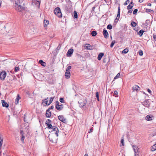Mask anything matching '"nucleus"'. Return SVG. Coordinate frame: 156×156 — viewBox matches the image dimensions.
Here are the masks:
<instances>
[{
    "label": "nucleus",
    "instance_id": "52",
    "mask_svg": "<svg viewBox=\"0 0 156 156\" xmlns=\"http://www.w3.org/2000/svg\"><path fill=\"white\" fill-rule=\"evenodd\" d=\"M120 11H118V14H117L118 16V17L119 16H120Z\"/></svg>",
    "mask_w": 156,
    "mask_h": 156
},
{
    "label": "nucleus",
    "instance_id": "60",
    "mask_svg": "<svg viewBox=\"0 0 156 156\" xmlns=\"http://www.w3.org/2000/svg\"><path fill=\"white\" fill-rule=\"evenodd\" d=\"M26 94H29V93L28 91H27L26 93Z\"/></svg>",
    "mask_w": 156,
    "mask_h": 156
},
{
    "label": "nucleus",
    "instance_id": "38",
    "mask_svg": "<svg viewBox=\"0 0 156 156\" xmlns=\"http://www.w3.org/2000/svg\"><path fill=\"white\" fill-rule=\"evenodd\" d=\"M19 70V67H16L15 68L14 71L15 72H16Z\"/></svg>",
    "mask_w": 156,
    "mask_h": 156
},
{
    "label": "nucleus",
    "instance_id": "7",
    "mask_svg": "<svg viewBox=\"0 0 156 156\" xmlns=\"http://www.w3.org/2000/svg\"><path fill=\"white\" fill-rule=\"evenodd\" d=\"M151 101L150 100H147L142 103V104L144 106L148 108L149 107Z\"/></svg>",
    "mask_w": 156,
    "mask_h": 156
},
{
    "label": "nucleus",
    "instance_id": "58",
    "mask_svg": "<svg viewBox=\"0 0 156 156\" xmlns=\"http://www.w3.org/2000/svg\"><path fill=\"white\" fill-rule=\"evenodd\" d=\"M54 108V106H52L51 107L50 109H53ZM49 109H50V108H49Z\"/></svg>",
    "mask_w": 156,
    "mask_h": 156
},
{
    "label": "nucleus",
    "instance_id": "41",
    "mask_svg": "<svg viewBox=\"0 0 156 156\" xmlns=\"http://www.w3.org/2000/svg\"><path fill=\"white\" fill-rule=\"evenodd\" d=\"M59 101H60V102L62 103H64V100L63 98H60Z\"/></svg>",
    "mask_w": 156,
    "mask_h": 156
},
{
    "label": "nucleus",
    "instance_id": "17",
    "mask_svg": "<svg viewBox=\"0 0 156 156\" xmlns=\"http://www.w3.org/2000/svg\"><path fill=\"white\" fill-rule=\"evenodd\" d=\"M49 24V21L47 20H44V27L47 28V26Z\"/></svg>",
    "mask_w": 156,
    "mask_h": 156
},
{
    "label": "nucleus",
    "instance_id": "18",
    "mask_svg": "<svg viewBox=\"0 0 156 156\" xmlns=\"http://www.w3.org/2000/svg\"><path fill=\"white\" fill-rule=\"evenodd\" d=\"M42 103L44 106L49 105V104L48 103V101L47 100V99L43 100Z\"/></svg>",
    "mask_w": 156,
    "mask_h": 156
},
{
    "label": "nucleus",
    "instance_id": "25",
    "mask_svg": "<svg viewBox=\"0 0 156 156\" xmlns=\"http://www.w3.org/2000/svg\"><path fill=\"white\" fill-rule=\"evenodd\" d=\"M146 119L148 121H150L152 120L151 117L149 115H147L146 117Z\"/></svg>",
    "mask_w": 156,
    "mask_h": 156
},
{
    "label": "nucleus",
    "instance_id": "4",
    "mask_svg": "<svg viewBox=\"0 0 156 156\" xmlns=\"http://www.w3.org/2000/svg\"><path fill=\"white\" fill-rule=\"evenodd\" d=\"M133 147L135 152V156H140L139 148L137 147L136 145H133Z\"/></svg>",
    "mask_w": 156,
    "mask_h": 156
},
{
    "label": "nucleus",
    "instance_id": "8",
    "mask_svg": "<svg viewBox=\"0 0 156 156\" xmlns=\"http://www.w3.org/2000/svg\"><path fill=\"white\" fill-rule=\"evenodd\" d=\"M6 76V73L5 71H2L0 73V78L2 80H4Z\"/></svg>",
    "mask_w": 156,
    "mask_h": 156
},
{
    "label": "nucleus",
    "instance_id": "56",
    "mask_svg": "<svg viewBox=\"0 0 156 156\" xmlns=\"http://www.w3.org/2000/svg\"><path fill=\"white\" fill-rule=\"evenodd\" d=\"M29 32H30V33H32H32H34V30H33V32H32V31L31 32L30 31H29Z\"/></svg>",
    "mask_w": 156,
    "mask_h": 156
},
{
    "label": "nucleus",
    "instance_id": "61",
    "mask_svg": "<svg viewBox=\"0 0 156 156\" xmlns=\"http://www.w3.org/2000/svg\"><path fill=\"white\" fill-rule=\"evenodd\" d=\"M95 8V7H94L92 8V10L94 11Z\"/></svg>",
    "mask_w": 156,
    "mask_h": 156
},
{
    "label": "nucleus",
    "instance_id": "2",
    "mask_svg": "<svg viewBox=\"0 0 156 156\" xmlns=\"http://www.w3.org/2000/svg\"><path fill=\"white\" fill-rule=\"evenodd\" d=\"M52 132H55V135L57 136H58V130L57 127L49 124V132L51 133Z\"/></svg>",
    "mask_w": 156,
    "mask_h": 156
},
{
    "label": "nucleus",
    "instance_id": "44",
    "mask_svg": "<svg viewBox=\"0 0 156 156\" xmlns=\"http://www.w3.org/2000/svg\"><path fill=\"white\" fill-rule=\"evenodd\" d=\"M139 54L140 56H142L143 55V51H139Z\"/></svg>",
    "mask_w": 156,
    "mask_h": 156
},
{
    "label": "nucleus",
    "instance_id": "12",
    "mask_svg": "<svg viewBox=\"0 0 156 156\" xmlns=\"http://www.w3.org/2000/svg\"><path fill=\"white\" fill-rule=\"evenodd\" d=\"M103 34L104 37L107 38L108 37V34L107 31V30H105V29H103Z\"/></svg>",
    "mask_w": 156,
    "mask_h": 156
},
{
    "label": "nucleus",
    "instance_id": "36",
    "mask_svg": "<svg viewBox=\"0 0 156 156\" xmlns=\"http://www.w3.org/2000/svg\"><path fill=\"white\" fill-rule=\"evenodd\" d=\"M120 75V73H119L117 74L116 76L114 78V80H115L118 78L119 76Z\"/></svg>",
    "mask_w": 156,
    "mask_h": 156
},
{
    "label": "nucleus",
    "instance_id": "48",
    "mask_svg": "<svg viewBox=\"0 0 156 156\" xmlns=\"http://www.w3.org/2000/svg\"><path fill=\"white\" fill-rule=\"evenodd\" d=\"M153 38L156 41V35L153 34Z\"/></svg>",
    "mask_w": 156,
    "mask_h": 156
},
{
    "label": "nucleus",
    "instance_id": "5",
    "mask_svg": "<svg viewBox=\"0 0 156 156\" xmlns=\"http://www.w3.org/2000/svg\"><path fill=\"white\" fill-rule=\"evenodd\" d=\"M87 102V101L84 99H81L78 101L80 107H82L84 106Z\"/></svg>",
    "mask_w": 156,
    "mask_h": 156
},
{
    "label": "nucleus",
    "instance_id": "33",
    "mask_svg": "<svg viewBox=\"0 0 156 156\" xmlns=\"http://www.w3.org/2000/svg\"><path fill=\"white\" fill-rule=\"evenodd\" d=\"M115 43V41H114V40L113 41L111 44L110 47L111 48L113 47V45H114Z\"/></svg>",
    "mask_w": 156,
    "mask_h": 156
},
{
    "label": "nucleus",
    "instance_id": "26",
    "mask_svg": "<svg viewBox=\"0 0 156 156\" xmlns=\"http://www.w3.org/2000/svg\"><path fill=\"white\" fill-rule=\"evenodd\" d=\"M74 17L75 18H77L78 17L77 12L75 11L73 12Z\"/></svg>",
    "mask_w": 156,
    "mask_h": 156
},
{
    "label": "nucleus",
    "instance_id": "57",
    "mask_svg": "<svg viewBox=\"0 0 156 156\" xmlns=\"http://www.w3.org/2000/svg\"><path fill=\"white\" fill-rule=\"evenodd\" d=\"M151 3H148V4H147V5L148 6H151Z\"/></svg>",
    "mask_w": 156,
    "mask_h": 156
},
{
    "label": "nucleus",
    "instance_id": "47",
    "mask_svg": "<svg viewBox=\"0 0 156 156\" xmlns=\"http://www.w3.org/2000/svg\"><path fill=\"white\" fill-rule=\"evenodd\" d=\"M150 22L149 20H147L146 21L145 23L146 24V25L148 24V23Z\"/></svg>",
    "mask_w": 156,
    "mask_h": 156
},
{
    "label": "nucleus",
    "instance_id": "42",
    "mask_svg": "<svg viewBox=\"0 0 156 156\" xmlns=\"http://www.w3.org/2000/svg\"><path fill=\"white\" fill-rule=\"evenodd\" d=\"M87 46H86V47L87 48V49H90V45L89 44H87Z\"/></svg>",
    "mask_w": 156,
    "mask_h": 156
},
{
    "label": "nucleus",
    "instance_id": "6",
    "mask_svg": "<svg viewBox=\"0 0 156 156\" xmlns=\"http://www.w3.org/2000/svg\"><path fill=\"white\" fill-rule=\"evenodd\" d=\"M56 108L58 110L60 111L63 108V105L57 101L56 102Z\"/></svg>",
    "mask_w": 156,
    "mask_h": 156
},
{
    "label": "nucleus",
    "instance_id": "14",
    "mask_svg": "<svg viewBox=\"0 0 156 156\" xmlns=\"http://www.w3.org/2000/svg\"><path fill=\"white\" fill-rule=\"evenodd\" d=\"M24 133L23 130L20 131V137H21V140L23 143L25 139V137L24 136Z\"/></svg>",
    "mask_w": 156,
    "mask_h": 156
},
{
    "label": "nucleus",
    "instance_id": "45",
    "mask_svg": "<svg viewBox=\"0 0 156 156\" xmlns=\"http://www.w3.org/2000/svg\"><path fill=\"white\" fill-rule=\"evenodd\" d=\"M151 10L150 9H146V11L147 12H150Z\"/></svg>",
    "mask_w": 156,
    "mask_h": 156
},
{
    "label": "nucleus",
    "instance_id": "51",
    "mask_svg": "<svg viewBox=\"0 0 156 156\" xmlns=\"http://www.w3.org/2000/svg\"><path fill=\"white\" fill-rule=\"evenodd\" d=\"M93 129L91 128V129H90V130L89 131H88V133H91L92 131H93Z\"/></svg>",
    "mask_w": 156,
    "mask_h": 156
},
{
    "label": "nucleus",
    "instance_id": "10",
    "mask_svg": "<svg viewBox=\"0 0 156 156\" xmlns=\"http://www.w3.org/2000/svg\"><path fill=\"white\" fill-rule=\"evenodd\" d=\"M32 2L33 4L39 7L40 3V0H33Z\"/></svg>",
    "mask_w": 156,
    "mask_h": 156
},
{
    "label": "nucleus",
    "instance_id": "3",
    "mask_svg": "<svg viewBox=\"0 0 156 156\" xmlns=\"http://www.w3.org/2000/svg\"><path fill=\"white\" fill-rule=\"evenodd\" d=\"M54 13L58 17L61 18L62 17V14L59 8H56L54 11Z\"/></svg>",
    "mask_w": 156,
    "mask_h": 156
},
{
    "label": "nucleus",
    "instance_id": "55",
    "mask_svg": "<svg viewBox=\"0 0 156 156\" xmlns=\"http://www.w3.org/2000/svg\"><path fill=\"white\" fill-rule=\"evenodd\" d=\"M60 45H59L58 47L57 48L58 49H60Z\"/></svg>",
    "mask_w": 156,
    "mask_h": 156
},
{
    "label": "nucleus",
    "instance_id": "20",
    "mask_svg": "<svg viewBox=\"0 0 156 156\" xmlns=\"http://www.w3.org/2000/svg\"><path fill=\"white\" fill-rule=\"evenodd\" d=\"M104 55V54L103 53H100L98 55V59L99 60H101V59L102 57Z\"/></svg>",
    "mask_w": 156,
    "mask_h": 156
},
{
    "label": "nucleus",
    "instance_id": "22",
    "mask_svg": "<svg viewBox=\"0 0 156 156\" xmlns=\"http://www.w3.org/2000/svg\"><path fill=\"white\" fill-rule=\"evenodd\" d=\"M156 150V144H154L151 147V151H154Z\"/></svg>",
    "mask_w": 156,
    "mask_h": 156
},
{
    "label": "nucleus",
    "instance_id": "13",
    "mask_svg": "<svg viewBox=\"0 0 156 156\" xmlns=\"http://www.w3.org/2000/svg\"><path fill=\"white\" fill-rule=\"evenodd\" d=\"M139 88L140 87L138 86L135 85L132 87V90H133V92L135 91H137L139 90Z\"/></svg>",
    "mask_w": 156,
    "mask_h": 156
},
{
    "label": "nucleus",
    "instance_id": "30",
    "mask_svg": "<svg viewBox=\"0 0 156 156\" xmlns=\"http://www.w3.org/2000/svg\"><path fill=\"white\" fill-rule=\"evenodd\" d=\"M131 25L132 27H134L136 26V23L132 21L131 23Z\"/></svg>",
    "mask_w": 156,
    "mask_h": 156
},
{
    "label": "nucleus",
    "instance_id": "53",
    "mask_svg": "<svg viewBox=\"0 0 156 156\" xmlns=\"http://www.w3.org/2000/svg\"><path fill=\"white\" fill-rule=\"evenodd\" d=\"M132 10H129L128 11V13H131L132 12Z\"/></svg>",
    "mask_w": 156,
    "mask_h": 156
},
{
    "label": "nucleus",
    "instance_id": "23",
    "mask_svg": "<svg viewBox=\"0 0 156 156\" xmlns=\"http://www.w3.org/2000/svg\"><path fill=\"white\" fill-rule=\"evenodd\" d=\"M45 125L46 126H44V127H45V129L49 128V119H48L46 121Z\"/></svg>",
    "mask_w": 156,
    "mask_h": 156
},
{
    "label": "nucleus",
    "instance_id": "35",
    "mask_svg": "<svg viewBox=\"0 0 156 156\" xmlns=\"http://www.w3.org/2000/svg\"><path fill=\"white\" fill-rule=\"evenodd\" d=\"M114 94L115 95V97H117L118 96V92L116 91L115 90L114 91Z\"/></svg>",
    "mask_w": 156,
    "mask_h": 156
},
{
    "label": "nucleus",
    "instance_id": "16",
    "mask_svg": "<svg viewBox=\"0 0 156 156\" xmlns=\"http://www.w3.org/2000/svg\"><path fill=\"white\" fill-rule=\"evenodd\" d=\"M65 76L66 79L69 78L70 76V72H68L66 71L65 74Z\"/></svg>",
    "mask_w": 156,
    "mask_h": 156
},
{
    "label": "nucleus",
    "instance_id": "40",
    "mask_svg": "<svg viewBox=\"0 0 156 156\" xmlns=\"http://www.w3.org/2000/svg\"><path fill=\"white\" fill-rule=\"evenodd\" d=\"M54 97H52L50 98V100H49V105L51 103L53 100Z\"/></svg>",
    "mask_w": 156,
    "mask_h": 156
},
{
    "label": "nucleus",
    "instance_id": "50",
    "mask_svg": "<svg viewBox=\"0 0 156 156\" xmlns=\"http://www.w3.org/2000/svg\"><path fill=\"white\" fill-rule=\"evenodd\" d=\"M119 17H120V16H119L118 17V15H117V17H116V19L115 20V21H116V20L117 21H118V20H119Z\"/></svg>",
    "mask_w": 156,
    "mask_h": 156
},
{
    "label": "nucleus",
    "instance_id": "59",
    "mask_svg": "<svg viewBox=\"0 0 156 156\" xmlns=\"http://www.w3.org/2000/svg\"><path fill=\"white\" fill-rule=\"evenodd\" d=\"M143 0H139V1L141 3L143 2Z\"/></svg>",
    "mask_w": 156,
    "mask_h": 156
},
{
    "label": "nucleus",
    "instance_id": "64",
    "mask_svg": "<svg viewBox=\"0 0 156 156\" xmlns=\"http://www.w3.org/2000/svg\"><path fill=\"white\" fill-rule=\"evenodd\" d=\"M97 98V100H98V101H99V97L98 98Z\"/></svg>",
    "mask_w": 156,
    "mask_h": 156
},
{
    "label": "nucleus",
    "instance_id": "15",
    "mask_svg": "<svg viewBox=\"0 0 156 156\" xmlns=\"http://www.w3.org/2000/svg\"><path fill=\"white\" fill-rule=\"evenodd\" d=\"M2 103L3 107L8 108L9 107V105L4 100H2Z\"/></svg>",
    "mask_w": 156,
    "mask_h": 156
},
{
    "label": "nucleus",
    "instance_id": "1",
    "mask_svg": "<svg viewBox=\"0 0 156 156\" xmlns=\"http://www.w3.org/2000/svg\"><path fill=\"white\" fill-rule=\"evenodd\" d=\"M15 2V7L16 10L21 12L24 10V8L21 5L22 2L20 0H16Z\"/></svg>",
    "mask_w": 156,
    "mask_h": 156
},
{
    "label": "nucleus",
    "instance_id": "34",
    "mask_svg": "<svg viewBox=\"0 0 156 156\" xmlns=\"http://www.w3.org/2000/svg\"><path fill=\"white\" fill-rule=\"evenodd\" d=\"M129 0H127L126 2L124 3V5H126L129 4Z\"/></svg>",
    "mask_w": 156,
    "mask_h": 156
},
{
    "label": "nucleus",
    "instance_id": "31",
    "mask_svg": "<svg viewBox=\"0 0 156 156\" xmlns=\"http://www.w3.org/2000/svg\"><path fill=\"white\" fill-rule=\"evenodd\" d=\"M49 108L47 109L46 110V116L47 117H49Z\"/></svg>",
    "mask_w": 156,
    "mask_h": 156
},
{
    "label": "nucleus",
    "instance_id": "19",
    "mask_svg": "<svg viewBox=\"0 0 156 156\" xmlns=\"http://www.w3.org/2000/svg\"><path fill=\"white\" fill-rule=\"evenodd\" d=\"M133 6V2H131L129 4L128 6L127 9L128 10L132 9Z\"/></svg>",
    "mask_w": 156,
    "mask_h": 156
},
{
    "label": "nucleus",
    "instance_id": "24",
    "mask_svg": "<svg viewBox=\"0 0 156 156\" xmlns=\"http://www.w3.org/2000/svg\"><path fill=\"white\" fill-rule=\"evenodd\" d=\"M20 98V95L19 94H17V97L16 99V104H18L19 102V101Z\"/></svg>",
    "mask_w": 156,
    "mask_h": 156
},
{
    "label": "nucleus",
    "instance_id": "62",
    "mask_svg": "<svg viewBox=\"0 0 156 156\" xmlns=\"http://www.w3.org/2000/svg\"><path fill=\"white\" fill-rule=\"evenodd\" d=\"M84 156H88V154H85Z\"/></svg>",
    "mask_w": 156,
    "mask_h": 156
},
{
    "label": "nucleus",
    "instance_id": "63",
    "mask_svg": "<svg viewBox=\"0 0 156 156\" xmlns=\"http://www.w3.org/2000/svg\"><path fill=\"white\" fill-rule=\"evenodd\" d=\"M118 11H120V8L119 7H118Z\"/></svg>",
    "mask_w": 156,
    "mask_h": 156
},
{
    "label": "nucleus",
    "instance_id": "27",
    "mask_svg": "<svg viewBox=\"0 0 156 156\" xmlns=\"http://www.w3.org/2000/svg\"><path fill=\"white\" fill-rule=\"evenodd\" d=\"M144 32V31L142 30H140L139 32V34L140 36H141L142 35L143 33Z\"/></svg>",
    "mask_w": 156,
    "mask_h": 156
},
{
    "label": "nucleus",
    "instance_id": "11",
    "mask_svg": "<svg viewBox=\"0 0 156 156\" xmlns=\"http://www.w3.org/2000/svg\"><path fill=\"white\" fill-rule=\"evenodd\" d=\"M73 49L72 48H70L68 50L66 53V55L70 57L71 56V55L73 54Z\"/></svg>",
    "mask_w": 156,
    "mask_h": 156
},
{
    "label": "nucleus",
    "instance_id": "39",
    "mask_svg": "<svg viewBox=\"0 0 156 156\" xmlns=\"http://www.w3.org/2000/svg\"><path fill=\"white\" fill-rule=\"evenodd\" d=\"M137 11H138L137 9H135L134 10L133 12V14H134V15L136 14L137 13Z\"/></svg>",
    "mask_w": 156,
    "mask_h": 156
},
{
    "label": "nucleus",
    "instance_id": "21",
    "mask_svg": "<svg viewBox=\"0 0 156 156\" xmlns=\"http://www.w3.org/2000/svg\"><path fill=\"white\" fill-rule=\"evenodd\" d=\"M39 63L43 66H45L46 63L44 62L42 60H40L39 61Z\"/></svg>",
    "mask_w": 156,
    "mask_h": 156
},
{
    "label": "nucleus",
    "instance_id": "46",
    "mask_svg": "<svg viewBox=\"0 0 156 156\" xmlns=\"http://www.w3.org/2000/svg\"><path fill=\"white\" fill-rule=\"evenodd\" d=\"M96 97L97 98H98L99 97V94L98 92H97L96 93Z\"/></svg>",
    "mask_w": 156,
    "mask_h": 156
},
{
    "label": "nucleus",
    "instance_id": "43",
    "mask_svg": "<svg viewBox=\"0 0 156 156\" xmlns=\"http://www.w3.org/2000/svg\"><path fill=\"white\" fill-rule=\"evenodd\" d=\"M121 143L122 146H124V140L123 139H121Z\"/></svg>",
    "mask_w": 156,
    "mask_h": 156
},
{
    "label": "nucleus",
    "instance_id": "49",
    "mask_svg": "<svg viewBox=\"0 0 156 156\" xmlns=\"http://www.w3.org/2000/svg\"><path fill=\"white\" fill-rule=\"evenodd\" d=\"M44 77H45V78H48V75H45L44 74L43 76Z\"/></svg>",
    "mask_w": 156,
    "mask_h": 156
},
{
    "label": "nucleus",
    "instance_id": "54",
    "mask_svg": "<svg viewBox=\"0 0 156 156\" xmlns=\"http://www.w3.org/2000/svg\"><path fill=\"white\" fill-rule=\"evenodd\" d=\"M147 91L150 93L151 92V90L149 89H147Z\"/></svg>",
    "mask_w": 156,
    "mask_h": 156
},
{
    "label": "nucleus",
    "instance_id": "29",
    "mask_svg": "<svg viewBox=\"0 0 156 156\" xmlns=\"http://www.w3.org/2000/svg\"><path fill=\"white\" fill-rule=\"evenodd\" d=\"M128 51H129V50L128 49L126 48V49H124L122 51V53H125V54L127 53L128 52Z\"/></svg>",
    "mask_w": 156,
    "mask_h": 156
},
{
    "label": "nucleus",
    "instance_id": "28",
    "mask_svg": "<svg viewBox=\"0 0 156 156\" xmlns=\"http://www.w3.org/2000/svg\"><path fill=\"white\" fill-rule=\"evenodd\" d=\"M97 34V32L95 31H93L91 32V35L93 36H95Z\"/></svg>",
    "mask_w": 156,
    "mask_h": 156
},
{
    "label": "nucleus",
    "instance_id": "37",
    "mask_svg": "<svg viewBox=\"0 0 156 156\" xmlns=\"http://www.w3.org/2000/svg\"><path fill=\"white\" fill-rule=\"evenodd\" d=\"M71 67L70 66H68L66 69V71L69 72V70L71 69Z\"/></svg>",
    "mask_w": 156,
    "mask_h": 156
},
{
    "label": "nucleus",
    "instance_id": "32",
    "mask_svg": "<svg viewBox=\"0 0 156 156\" xmlns=\"http://www.w3.org/2000/svg\"><path fill=\"white\" fill-rule=\"evenodd\" d=\"M112 25L111 24H109L107 26V28L109 30L112 29Z\"/></svg>",
    "mask_w": 156,
    "mask_h": 156
},
{
    "label": "nucleus",
    "instance_id": "9",
    "mask_svg": "<svg viewBox=\"0 0 156 156\" xmlns=\"http://www.w3.org/2000/svg\"><path fill=\"white\" fill-rule=\"evenodd\" d=\"M58 119L61 122L64 123L66 122V120L64 116L62 115H59L58 117Z\"/></svg>",
    "mask_w": 156,
    "mask_h": 156
}]
</instances>
